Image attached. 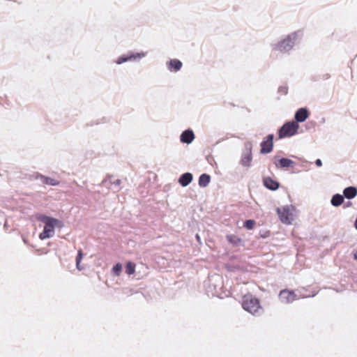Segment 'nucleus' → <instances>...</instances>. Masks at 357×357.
<instances>
[{
	"mask_svg": "<svg viewBox=\"0 0 357 357\" xmlns=\"http://www.w3.org/2000/svg\"><path fill=\"white\" fill-rule=\"evenodd\" d=\"M279 220L284 225H291L298 218V211L292 204H285L276 208Z\"/></svg>",
	"mask_w": 357,
	"mask_h": 357,
	"instance_id": "f257e3e1",
	"label": "nucleus"
},
{
	"mask_svg": "<svg viewBox=\"0 0 357 357\" xmlns=\"http://www.w3.org/2000/svg\"><path fill=\"white\" fill-rule=\"evenodd\" d=\"M43 222L45 226L43 232L39 236L42 240L52 237L54 234L55 227H63V224L59 220L52 218L45 217L43 219Z\"/></svg>",
	"mask_w": 357,
	"mask_h": 357,
	"instance_id": "f03ea898",
	"label": "nucleus"
},
{
	"mask_svg": "<svg viewBox=\"0 0 357 357\" xmlns=\"http://www.w3.org/2000/svg\"><path fill=\"white\" fill-rule=\"evenodd\" d=\"M243 307L245 310L252 314H259L261 310L259 301L251 296H245L244 297Z\"/></svg>",
	"mask_w": 357,
	"mask_h": 357,
	"instance_id": "7ed1b4c3",
	"label": "nucleus"
},
{
	"mask_svg": "<svg viewBox=\"0 0 357 357\" xmlns=\"http://www.w3.org/2000/svg\"><path fill=\"white\" fill-rule=\"evenodd\" d=\"M299 126L297 123L291 121L282 126L278 132L280 139L289 137L295 135L298 130Z\"/></svg>",
	"mask_w": 357,
	"mask_h": 357,
	"instance_id": "20e7f679",
	"label": "nucleus"
},
{
	"mask_svg": "<svg viewBox=\"0 0 357 357\" xmlns=\"http://www.w3.org/2000/svg\"><path fill=\"white\" fill-rule=\"evenodd\" d=\"M296 39V34L291 33L286 38L276 44L274 49L281 52H288L291 50L294 45Z\"/></svg>",
	"mask_w": 357,
	"mask_h": 357,
	"instance_id": "39448f33",
	"label": "nucleus"
},
{
	"mask_svg": "<svg viewBox=\"0 0 357 357\" xmlns=\"http://www.w3.org/2000/svg\"><path fill=\"white\" fill-rule=\"evenodd\" d=\"M253 156L250 149L242 153L239 164L243 169H249L252 165Z\"/></svg>",
	"mask_w": 357,
	"mask_h": 357,
	"instance_id": "423d86ee",
	"label": "nucleus"
},
{
	"mask_svg": "<svg viewBox=\"0 0 357 357\" xmlns=\"http://www.w3.org/2000/svg\"><path fill=\"white\" fill-rule=\"evenodd\" d=\"M261 153H270L273 147V135H268L261 144Z\"/></svg>",
	"mask_w": 357,
	"mask_h": 357,
	"instance_id": "0eeeda50",
	"label": "nucleus"
},
{
	"mask_svg": "<svg viewBox=\"0 0 357 357\" xmlns=\"http://www.w3.org/2000/svg\"><path fill=\"white\" fill-rule=\"evenodd\" d=\"M279 296L280 301L284 303L293 302L296 297L293 291L287 289L281 291Z\"/></svg>",
	"mask_w": 357,
	"mask_h": 357,
	"instance_id": "6e6552de",
	"label": "nucleus"
},
{
	"mask_svg": "<svg viewBox=\"0 0 357 357\" xmlns=\"http://www.w3.org/2000/svg\"><path fill=\"white\" fill-rule=\"evenodd\" d=\"M146 54L145 52H140L137 54H131L129 56H121L118 58L117 61H116L117 64H121L123 62H126L130 60H135L137 59H142L144 56H146Z\"/></svg>",
	"mask_w": 357,
	"mask_h": 357,
	"instance_id": "1a4fd4ad",
	"label": "nucleus"
},
{
	"mask_svg": "<svg viewBox=\"0 0 357 357\" xmlns=\"http://www.w3.org/2000/svg\"><path fill=\"white\" fill-rule=\"evenodd\" d=\"M263 184L266 188L271 190H277L280 187V183L270 176L263 178Z\"/></svg>",
	"mask_w": 357,
	"mask_h": 357,
	"instance_id": "9d476101",
	"label": "nucleus"
},
{
	"mask_svg": "<svg viewBox=\"0 0 357 357\" xmlns=\"http://www.w3.org/2000/svg\"><path fill=\"white\" fill-rule=\"evenodd\" d=\"M192 174L190 172H187L179 177L178 182L182 187H186L192 181Z\"/></svg>",
	"mask_w": 357,
	"mask_h": 357,
	"instance_id": "9b49d317",
	"label": "nucleus"
},
{
	"mask_svg": "<svg viewBox=\"0 0 357 357\" xmlns=\"http://www.w3.org/2000/svg\"><path fill=\"white\" fill-rule=\"evenodd\" d=\"M37 178L39 179L43 183L47 184L49 185H57L59 184V181L54 178L47 177L43 175H38Z\"/></svg>",
	"mask_w": 357,
	"mask_h": 357,
	"instance_id": "f8f14e48",
	"label": "nucleus"
},
{
	"mask_svg": "<svg viewBox=\"0 0 357 357\" xmlns=\"http://www.w3.org/2000/svg\"><path fill=\"white\" fill-rule=\"evenodd\" d=\"M194 133L191 130H185L181 135V141L183 143L190 144L194 139Z\"/></svg>",
	"mask_w": 357,
	"mask_h": 357,
	"instance_id": "ddd939ff",
	"label": "nucleus"
},
{
	"mask_svg": "<svg viewBox=\"0 0 357 357\" xmlns=\"http://www.w3.org/2000/svg\"><path fill=\"white\" fill-rule=\"evenodd\" d=\"M343 194L347 199H353L357 195V189L353 186L347 187L344 190Z\"/></svg>",
	"mask_w": 357,
	"mask_h": 357,
	"instance_id": "4468645a",
	"label": "nucleus"
},
{
	"mask_svg": "<svg viewBox=\"0 0 357 357\" xmlns=\"http://www.w3.org/2000/svg\"><path fill=\"white\" fill-rule=\"evenodd\" d=\"M211 182V176L208 174H202L198 181L199 185L201 188H206Z\"/></svg>",
	"mask_w": 357,
	"mask_h": 357,
	"instance_id": "2eb2a0df",
	"label": "nucleus"
},
{
	"mask_svg": "<svg viewBox=\"0 0 357 357\" xmlns=\"http://www.w3.org/2000/svg\"><path fill=\"white\" fill-rule=\"evenodd\" d=\"M182 67V63L178 59H172L168 64V68L175 72L179 70Z\"/></svg>",
	"mask_w": 357,
	"mask_h": 357,
	"instance_id": "dca6fc26",
	"label": "nucleus"
},
{
	"mask_svg": "<svg viewBox=\"0 0 357 357\" xmlns=\"http://www.w3.org/2000/svg\"><path fill=\"white\" fill-rule=\"evenodd\" d=\"M331 202L333 206H340L344 202V197L340 194H336L332 197Z\"/></svg>",
	"mask_w": 357,
	"mask_h": 357,
	"instance_id": "f3484780",
	"label": "nucleus"
},
{
	"mask_svg": "<svg viewBox=\"0 0 357 357\" xmlns=\"http://www.w3.org/2000/svg\"><path fill=\"white\" fill-rule=\"evenodd\" d=\"M294 163V162L291 160L284 158L280 159L278 160V163H276L275 165H276V167H292Z\"/></svg>",
	"mask_w": 357,
	"mask_h": 357,
	"instance_id": "a211bd4d",
	"label": "nucleus"
},
{
	"mask_svg": "<svg viewBox=\"0 0 357 357\" xmlns=\"http://www.w3.org/2000/svg\"><path fill=\"white\" fill-rule=\"evenodd\" d=\"M228 241L234 245H241L243 244V241L238 236L235 235H229L227 236Z\"/></svg>",
	"mask_w": 357,
	"mask_h": 357,
	"instance_id": "6ab92c4d",
	"label": "nucleus"
},
{
	"mask_svg": "<svg viewBox=\"0 0 357 357\" xmlns=\"http://www.w3.org/2000/svg\"><path fill=\"white\" fill-rule=\"evenodd\" d=\"M126 271L129 275H132L135 271V264L129 261L126 265Z\"/></svg>",
	"mask_w": 357,
	"mask_h": 357,
	"instance_id": "aec40b11",
	"label": "nucleus"
},
{
	"mask_svg": "<svg viewBox=\"0 0 357 357\" xmlns=\"http://www.w3.org/2000/svg\"><path fill=\"white\" fill-rule=\"evenodd\" d=\"M122 271V265L119 263L116 264L112 268V273L114 276H119Z\"/></svg>",
	"mask_w": 357,
	"mask_h": 357,
	"instance_id": "412c9836",
	"label": "nucleus"
},
{
	"mask_svg": "<svg viewBox=\"0 0 357 357\" xmlns=\"http://www.w3.org/2000/svg\"><path fill=\"white\" fill-rule=\"evenodd\" d=\"M83 258V254L81 250L78 252L77 258H76V267L78 270L82 271L84 269V266H81V261Z\"/></svg>",
	"mask_w": 357,
	"mask_h": 357,
	"instance_id": "4be33fe9",
	"label": "nucleus"
},
{
	"mask_svg": "<svg viewBox=\"0 0 357 357\" xmlns=\"http://www.w3.org/2000/svg\"><path fill=\"white\" fill-rule=\"evenodd\" d=\"M308 117V113H296L295 119L297 122H303Z\"/></svg>",
	"mask_w": 357,
	"mask_h": 357,
	"instance_id": "5701e85b",
	"label": "nucleus"
},
{
	"mask_svg": "<svg viewBox=\"0 0 357 357\" xmlns=\"http://www.w3.org/2000/svg\"><path fill=\"white\" fill-rule=\"evenodd\" d=\"M256 225V222L254 220H248L244 223V227L248 229H252Z\"/></svg>",
	"mask_w": 357,
	"mask_h": 357,
	"instance_id": "b1692460",
	"label": "nucleus"
},
{
	"mask_svg": "<svg viewBox=\"0 0 357 357\" xmlns=\"http://www.w3.org/2000/svg\"><path fill=\"white\" fill-rule=\"evenodd\" d=\"M278 91L280 96L287 95L288 93V87L285 85L281 86L278 88Z\"/></svg>",
	"mask_w": 357,
	"mask_h": 357,
	"instance_id": "393cba45",
	"label": "nucleus"
},
{
	"mask_svg": "<svg viewBox=\"0 0 357 357\" xmlns=\"http://www.w3.org/2000/svg\"><path fill=\"white\" fill-rule=\"evenodd\" d=\"M315 163L318 167H321L322 165V162L320 159H317Z\"/></svg>",
	"mask_w": 357,
	"mask_h": 357,
	"instance_id": "a878e982",
	"label": "nucleus"
},
{
	"mask_svg": "<svg viewBox=\"0 0 357 357\" xmlns=\"http://www.w3.org/2000/svg\"><path fill=\"white\" fill-rule=\"evenodd\" d=\"M296 112H307V110L306 108H300Z\"/></svg>",
	"mask_w": 357,
	"mask_h": 357,
	"instance_id": "bb28decb",
	"label": "nucleus"
},
{
	"mask_svg": "<svg viewBox=\"0 0 357 357\" xmlns=\"http://www.w3.org/2000/svg\"><path fill=\"white\" fill-rule=\"evenodd\" d=\"M354 227L357 230V218H356V220L354 221Z\"/></svg>",
	"mask_w": 357,
	"mask_h": 357,
	"instance_id": "cd10ccee",
	"label": "nucleus"
},
{
	"mask_svg": "<svg viewBox=\"0 0 357 357\" xmlns=\"http://www.w3.org/2000/svg\"><path fill=\"white\" fill-rule=\"evenodd\" d=\"M354 259L355 260H357V250L355 251V252L354 253Z\"/></svg>",
	"mask_w": 357,
	"mask_h": 357,
	"instance_id": "c85d7f7f",
	"label": "nucleus"
}]
</instances>
